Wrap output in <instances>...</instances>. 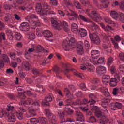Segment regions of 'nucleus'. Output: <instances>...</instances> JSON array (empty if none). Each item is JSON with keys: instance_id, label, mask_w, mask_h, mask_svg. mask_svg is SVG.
<instances>
[{"instance_id": "1", "label": "nucleus", "mask_w": 124, "mask_h": 124, "mask_svg": "<svg viewBox=\"0 0 124 124\" xmlns=\"http://www.w3.org/2000/svg\"><path fill=\"white\" fill-rule=\"evenodd\" d=\"M36 11L41 16L44 15H49L51 14H56L54 11H51V6L45 2H42V4L38 3L36 6Z\"/></svg>"}, {"instance_id": "2", "label": "nucleus", "mask_w": 124, "mask_h": 124, "mask_svg": "<svg viewBox=\"0 0 124 124\" xmlns=\"http://www.w3.org/2000/svg\"><path fill=\"white\" fill-rule=\"evenodd\" d=\"M51 24L54 27V29L56 30H58L61 31L62 28H63L64 31L66 32H69L70 29L68 28V24L65 21H63L62 22L59 23L57 20L55 18H51Z\"/></svg>"}, {"instance_id": "3", "label": "nucleus", "mask_w": 124, "mask_h": 124, "mask_svg": "<svg viewBox=\"0 0 124 124\" xmlns=\"http://www.w3.org/2000/svg\"><path fill=\"white\" fill-rule=\"evenodd\" d=\"M19 95H21L20 102L19 103V104L20 105H27L29 104V105H34L35 106H39V103H38V102L37 101L34 102V100H32V99L31 98H27V100H24V98H25V94H24L22 93H19Z\"/></svg>"}, {"instance_id": "4", "label": "nucleus", "mask_w": 124, "mask_h": 124, "mask_svg": "<svg viewBox=\"0 0 124 124\" xmlns=\"http://www.w3.org/2000/svg\"><path fill=\"white\" fill-rule=\"evenodd\" d=\"M75 45V39L74 38H71L69 41L67 40H64L62 43V48L65 51H69L71 49L74 48Z\"/></svg>"}, {"instance_id": "5", "label": "nucleus", "mask_w": 124, "mask_h": 124, "mask_svg": "<svg viewBox=\"0 0 124 124\" xmlns=\"http://www.w3.org/2000/svg\"><path fill=\"white\" fill-rule=\"evenodd\" d=\"M73 110L71 109L70 108L68 107H66L64 108V111L62 112L61 111L58 112V116L61 120L63 121L64 120V116L65 115H72L73 114Z\"/></svg>"}, {"instance_id": "6", "label": "nucleus", "mask_w": 124, "mask_h": 124, "mask_svg": "<svg viewBox=\"0 0 124 124\" xmlns=\"http://www.w3.org/2000/svg\"><path fill=\"white\" fill-rule=\"evenodd\" d=\"M88 16L94 22H97L99 20H101V16L95 11H91V14H89Z\"/></svg>"}, {"instance_id": "7", "label": "nucleus", "mask_w": 124, "mask_h": 124, "mask_svg": "<svg viewBox=\"0 0 124 124\" xmlns=\"http://www.w3.org/2000/svg\"><path fill=\"white\" fill-rule=\"evenodd\" d=\"M89 37L91 41L93 43V44H96V45H99V44H100V39L96 34L94 33L90 34Z\"/></svg>"}, {"instance_id": "8", "label": "nucleus", "mask_w": 124, "mask_h": 124, "mask_svg": "<svg viewBox=\"0 0 124 124\" xmlns=\"http://www.w3.org/2000/svg\"><path fill=\"white\" fill-rule=\"evenodd\" d=\"M115 78H112L110 79L109 85L110 87H116L117 86V84H118V82H120L121 81V79L120 78V75L118 74H116L114 75Z\"/></svg>"}, {"instance_id": "9", "label": "nucleus", "mask_w": 124, "mask_h": 124, "mask_svg": "<svg viewBox=\"0 0 124 124\" xmlns=\"http://www.w3.org/2000/svg\"><path fill=\"white\" fill-rule=\"evenodd\" d=\"M77 51L78 55L80 56L84 55L85 51H84V44H83V42H78L77 44Z\"/></svg>"}, {"instance_id": "10", "label": "nucleus", "mask_w": 124, "mask_h": 124, "mask_svg": "<svg viewBox=\"0 0 124 124\" xmlns=\"http://www.w3.org/2000/svg\"><path fill=\"white\" fill-rule=\"evenodd\" d=\"M75 116L76 118V121L78 122H85V117L83 113H82L80 111H76L75 112ZM77 122L76 123L77 124H80V122Z\"/></svg>"}, {"instance_id": "11", "label": "nucleus", "mask_w": 124, "mask_h": 124, "mask_svg": "<svg viewBox=\"0 0 124 124\" xmlns=\"http://www.w3.org/2000/svg\"><path fill=\"white\" fill-rule=\"evenodd\" d=\"M80 68L82 70H86V69H87L90 72H93V66L92 65L89 63H84L83 66H80Z\"/></svg>"}, {"instance_id": "12", "label": "nucleus", "mask_w": 124, "mask_h": 124, "mask_svg": "<svg viewBox=\"0 0 124 124\" xmlns=\"http://www.w3.org/2000/svg\"><path fill=\"white\" fill-rule=\"evenodd\" d=\"M19 28L21 31L27 32L30 31V25L28 22L22 23Z\"/></svg>"}, {"instance_id": "13", "label": "nucleus", "mask_w": 124, "mask_h": 124, "mask_svg": "<svg viewBox=\"0 0 124 124\" xmlns=\"http://www.w3.org/2000/svg\"><path fill=\"white\" fill-rule=\"evenodd\" d=\"M96 72L98 76H102L106 73V68L104 66H99L96 69Z\"/></svg>"}, {"instance_id": "14", "label": "nucleus", "mask_w": 124, "mask_h": 124, "mask_svg": "<svg viewBox=\"0 0 124 124\" xmlns=\"http://www.w3.org/2000/svg\"><path fill=\"white\" fill-rule=\"evenodd\" d=\"M98 57V55L93 57V62H95V63H98L99 64H103V63H105V62H106L105 58L102 57L97 60Z\"/></svg>"}, {"instance_id": "15", "label": "nucleus", "mask_w": 124, "mask_h": 124, "mask_svg": "<svg viewBox=\"0 0 124 124\" xmlns=\"http://www.w3.org/2000/svg\"><path fill=\"white\" fill-rule=\"evenodd\" d=\"M52 96V94L46 96L45 98V100L42 101L43 105H47V106H49L50 105V103L49 102H51V101H53Z\"/></svg>"}, {"instance_id": "16", "label": "nucleus", "mask_w": 124, "mask_h": 124, "mask_svg": "<svg viewBox=\"0 0 124 124\" xmlns=\"http://www.w3.org/2000/svg\"><path fill=\"white\" fill-rule=\"evenodd\" d=\"M78 35L81 37H86L88 35L87 30L84 28H79L78 31Z\"/></svg>"}, {"instance_id": "17", "label": "nucleus", "mask_w": 124, "mask_h": 124, "mask_svg": "<svg viewBox=\"0 0 124 124\" xmlns=\"http://www.w3.org/2000/svg\"><path fill=\"white\" fill-rule=\"evenodd\" d=\"M71 30L74 33H78L79 32V29H78V25L76 23L71 24Z\"/></svg>"}, {"instance_id": "18", "label": "nucleus", "mask_w": 124, "mask_h": 124, "mask_svg": "<svg viewBox=\"0 0 124 124\" xmlns=\"http://www.w3.org/2000/svg\"><path fill=\"white\" fill-rule=\"evenodd\" d=\"M26 20H27L29 23H31V26L33 27V28H35L36 27H40V22L39 21H32L31 22V19H29L28 18H25Z\"/></svg>"}, {"instance_id": "19", "label": "nucleus", "mask_w": 124, "mask_h": 124, "mask_svg": "<svg viewBox=\"0 0 124 124\" xmlns=\"http://www.w3.org/2000/svg\"><path fill=\"white\" fill-rule=\"evenodd\" d=\"M42 34H43L44 37H46L49 38V37H52L53 35L52 33L49 30H45L43 31Z\"/></svg>"}, {"instance_id": "20", "label": "nucleus", "mask_w": 124, "mask_h": 124, "mask_svg": "<svg viewBox=\"0 0 124 124\" xmlns=\"http://www.w3.org/2000/svg\"><path fill=\"white\" fill-rule=\"evenodd\" d=\"M22 67L25 69V70L29 71L30 68H31V64H30L28 62H22Z\"/></svg>"}, {"instance_id": "21", "label": "nucleus", "mask_w": 124, "mask_h": 124, "mask_svg": "<svg viewBox=\"0 0 124 124\" xmlns=\"http://www.w3.org/2000/svg\"><path fill=\"white\" fill-rule=\"evenodd\" d=\"M110 99L108 98H104L101 100V105L103 107H104L105 108H107V105L108 103H109L110 102Z\"/></svg>"}, {"instance_id": "22", "label": "nucleus", "mask_w": 124, "mask_h": 124, "mask_svg": "<svg viewBox=\"0 0 124 124\" xmlns=\"http://www.w3.org/2000/svg\"><path fill=\"white\" fill-rule=\"evenodd\" d=\"M35 49L34 48H29L28 49V51L25 52V56L26 57V59L27 60H29V58L28 57L29 56V55H31V53H33V52H35Z\"/></svg>"}, {"instance_id": "23", "label": "nucleus", "mask_w": 124, "mask_h": 124, "mask_svg": "<svg viewBox=\"0 0 124 124\" xmlns=\"http://www.w3.org/2000/svg\"><path fill=\"white\" fill-rule=\"evenodd\" d=\"M100 90L101 93H103L105 96L108 97L110 96V93H109V91H108V89H105L103 87H100Z\"/></svg>"}, {"instance_id": "24", "label": "nucleus", "mask_w": 124, "mask_h": 124, "mask_svg": "<svg viewBox=\"0 0 124 124\" xmlns=\"http://www.w3.org/2000/svg\"><path fill=\"white\" fill-rule=\"evenodd\" d=\"M66 15L70 16V17H74L75 19H78V15L75 11H71L70 13H68Z\"/></svg>"}, {"instance_id": "25", "label": "nucleus", "mask_w": 124, "mask_h": 124, "mask_svg": "<svg viewBox=\"0 0 124 124\" xmlns=\"http://www.w3.org/2000/svg\"><path fill=\"white\" fill-rule=\"evenodd\" d=\"M109 121V119L103 116L100 119L99 121V124H105L106 123H107Z\"/></svg>"}, {"instance_id": "26", "label": "nucleus", "mask_w": 124, "mask_h": 124, "mask_svg": "<svg viewBox=\"0 0 124 124\" xmlns=\"http://www.w3.org/2000/svg\"><path fill=\"white\" fill-rule=\"evenodd\" d=\"M0 58H2L1 60H2L4 62H9V58H8V56L6 54H3L1 55Z\"/></svg>"}, {"instance_id": "27", "label": "nucleus", "mask_w": 124, "mask_h": 124, "mask_svg": "<svg viewBox=\"0 0 124 124\" xmlns=\"http://www.w3.org/2000/svg\"><path fill=\"white\" fill-rule=\"evenodd\" d=\"M38 123L40 124H47V119L44 117H39Z\"/></svg>"}, {"instance_id": "28", "label": "nucleus", "mask_w": 124, "mask_h": 124, "mask_svg": "<svg viewBox=\"0 0 124 124\" xmlns=\"http://www.w3.org/2000/svg\"><path fill=\"white\" fill-rule=\"evenodd\" d=\"M110 15L113 19H114L115 20H117V19H118V17H119L118 13H117V12L115 11H111L110 12Z\"/></svg>"}, {"instance_id": "29", "label": "nucleus", "mask_w": 124, "mask_h": 124, "mask_svg": "<svg viewBox=\"0 0 124 124\" xmlns=\"http://www.w3.org/2000/svg\"><path fill=\"white\" fill-rule=\"evenodd\" d=\"M79 19L81 20V21H83V22H86L87 23H89L90 22V19L88 18V17L82 15H79Z\"/></svg>"}, {"instance_id": "30", "label": "nucleus", "mask_w": 124, "mask_h": 124, "mask_svg": "<svg viewBox=\"0 0 124 124\" xmlns=\"http://www.w3.org/2000/svg\"><path fill=\"white\" fill-rule=\"evenodd\" d=\"M99 54H100V52L97 50H92L91 51V55L92 58L93 57H95L94 56H96V55L99 57Z\"/></svg>"}, {"instance_id": "31", "label": "nucleus", "mask_w": 124, "mask_h": 124, "mask_svg": "<svg viewBox=\"0 0 124 124\" xmlns=\"http://www.w3.org/2000/svg\"><path fill=\"white\" fill-rule=\"evenodd\" d=\"M92 30L93 31H97L99 30V26L94 23H92Z\"/></svg>"}, {"instance_id": "32", "label": "nucleus", "mask_w": 124, "mask_h": 124, "mask_svg": "<svg viewBox=\"0 0 124 124\" xmlns=\"http://www.w3.org/2000/svg\"><path fill=\"white\" fill-rule=\"evenodd\" d=\"M71 70V71L74 72V75H76V76H78V77H79V78H82V76H83V75H82V74L77 72L76 70L74 69H72Z\"/></svg>"}, {"instance_id": "33", "label": "nucleus", "mask_w": 124, "mask_h": 124, "mask_svg": "<svg viewBox=\"0 0 124 124\" xmlns=\"http://www.w3.org/2000/svg\"><path fill=\"white\" fill-rule=\"evenodd\" d=\"M103 82H107V83H109V81H106L104 80H109L110 78V76L109 75H103L102 76Z\"/></svg>"}, {"instance_id": "34", "label": "nucleus", "mask_w": 124, "mask_h": 124, "mask_svg": "<svg viewBox=\"0 0 124 124\" xmlns=\"http://www.w3.org/2000/svg\"><path fill=\"white\" fill-rule=\"evenodd\" d=\"M8 122H16V116H15V115H13L11 116H9V117L8 118Z\"/></svg>"}, {"instance_id": "35", "label": "nucleus", "mask_w": 124, "mask_h": 124, "mask_svg": "<svg viewBox=\"0 0 124 124\" xmlns=\"http://www.w3.org/2000/svg\"><path fill=\"white\" fill-rule=\"evenodd\" d=\"M38 118H33L30 119V123L31 124H38Z\"/></svg>"}, {"instance_id": "36", "label": "nucleus", "mask_w": 124, "mask_h": 124, "mask_svg": "<svg viewBox=\"0 0 124 124\" xmlns=\"http://www.w3.org/2000/svg\"><path fill=\"white\" fill-rule=\"evenodd\" d=\"M36 50L38 53H40L44 50V48L42 46L38 45L36 47Z\"/></svg>"}, {"instance_id": "37", "label": "nucleus", "mask_w": 124, "mask_h": 124, "mask_svg": "<svg viewBox=\"0 0 124 124\" xmlns=\"http://www.w3.org/2000/svg\"><path fill=\"white\" fill-rule=\"evenodd\" d=\"M15 37H16V40H21V38H22V35L20 33L16 32L15 34Z\"/></svg>"}, {"instance_id": "38", "label": "nucleus", "mask_w": 124, "mask_h": 124, "mask_svg": "<svg viewBox=\"0 0 124 124\" xmlns=\"http://www.w3.org/2000/svg\"><path fill=\"white\" fill-rule=\"evenodd\" d=\"M80 108L83 112H88L89 111V106L88 105H85V106H81Z\"/></svg>"}, {"instance_id": "39", "label": "nucleus", "mask_w": 124, "mask_h": 124, "mask_svg": "<svg viewBox=\"0 0 124 124\" xmlns=\"http://www.w3.org/2000/svg\"><path fill=\"white\" fill-rule=\"evenodd\" d=\"M109 107L111 110L113 111H116L117 108L116 107V104L115 103H111L110 104Z\"/></svg>"}, {"instance_id": "40", "label": "nucleus", "mask_w": 124, "mask_h": 124, "mask_svg": "<svg viewBox=\"0 0 124 124\" xmlns=\"http://www.w3.org/2000/svg\"><path fill=\"white\" fill-rule=\"evenodd\" d=\"M97 121L96 118H95L93 116H92L89 117V122L90 123H96Z\"/></svg>"}, {"instance_id": "41", "label": "nucleus", "mask_w": 124, "mask_h": 124, "mask_svg": "<svg viewBox=\"0 0 124 124\" xmlns=\"http://www.w3.org/2000/svg\"><path fill=\"white\" fill-rule=\"evenodd\" d=\"M16 116L19 120H22L23 118H24V115L22 112H16Z\"/></svg>"}, {"instance_id": "42", "label": "nucleus", "mask_w": 124, "mask_h": 124, "mask_svg": "<svg viewBox=\"0 0 124 124\" xmlns=\"http://www.w3.org/2000/svg\"><path fill=\"white\" fill-rule=\"evenodd\" d=\"M84 46L85 47L87 50V51H89V49H90V43L89 41L87 40L84 41Z\"/></svg>"}, {"instance_id": "43", "label": "nucleus", "mask_w": 124, "mask_h": 124, "mask_svg": "<svg viewBox=\"0 0 124 124\" xmlns=\"http://www.w3.org/2000/svg\"><path fill=\"white\" fill-rule=\"evenodd\" d=\"M8 97L11 100H15V99H16V97L15 96V95H14V94L12 93L8 94Z\"/></svg>"}, {"instance_id": "44", "label": "nucleus", "mask_w": 124, "mask_h": 124, "mask_svg": "<svg viewBox=\"0 0 124 124\" xmlns=\"http://www.w3.org/2000/svg\"><path fill=\"white\" fill-rule=\"evenodd\" d=\"M95 116H96L97 118H102V117H105L102 115V113L101 111L95 112Z\"/></svg>"}, {"instance_id": "45", "label": "nucleus", "mask_w": 124, "mask_h": 124, "mask_svg": "<svg viewBox=\"0 0 124 124\" xmlns=\"http://www.w3.org/2000/svg\"><path fill=\"white\" fill-rule=\"evenodd\" d=\"M120 61L124 62V53L123 52H120L118 56Z\"/></svg>"}, {"instance_id": "46", "label": "nucleus", "mask_w": 124, "mask_h": 124, "mask_svg": "<svg viewBox=\"0 0 124 124\" xmlns=\"http://www.w3.org/2000/svg\"><path fill=\"white\" fill-rule=\"evenodd\" d=\"M64 4L67 6H72V3L69 1V0H63Z\"/></svg>"}, {"instance_id": "47", "label": "nucleus", "mask_w": 124, "mask_h": 124, "mask_svg": "<svg viewBox=\"0 0 124 124\" xmlns=\"http://www.w3.org/2000/svg\"><path fill=\"white\" fill-rule=\"evenodd\" d=\"M3 40H5V34L4 33H0V42H1Z\"/></svg>"}, {"instance_id": "48", "label": "nucleus", "mask_w": 124, "mask_h": 124, "mask_svg": "<svg viewBox=\"0 0 124 124\" xmlns=\"http://www.w3.org/2000/svg\"><path fill=\"white\" fill-rule=\"evenodd\" d=\"M49 121L52 122V124H55L56 123V116L52 115V117L49 118Z\"/></svg>"}, {"instance_id": "49", "label": "nucleus", "mask_w": 124, "mask_h": 124, "mask_svg": "<svg viewBox=\"0 0 124 124\" xmlns=\"http://www.w3.org/2000/svg\"><path fill=\"white\" fill-rule=\"evenodd\" d=\"M4 20L6 23H11V24L13 23V20L10 19V18H8V17H7L6 16L4 17Z\"/></svg>"}, {"instance_id": "50", "label": "nucleus", "mask_w": 124, "mask_h": 124, "mask_svg": "<svg viewBox=\"0 0 124 124\" xmlns=\"http://www.w3.org/2000/svg\"><path fill=\"white\" fill-rule=\"evenodd\" d=\"M115 106L118 109H122L123 108V105L121 103L116 102Z\"/></svg>"}, {"instance_id": "51", "label": "nucleus", "mask_w": 124, "mask_h": 124, "mask_svg": "<svg viewBox=\"0 0 124 124\" xmlns=\"http://www.w3.org/2000/svg\"><path fill=\"white\" fill-rule=\"evenodd\" d=\"M32 72L33 74H34V75H38V74H39V70L37 69L33 68L32 69Z\"/></svg>"}, {"instance_id": "52", "label": "nucleus", "mask_w": 124, "mask_h": 124, "mask_svg": "<svg viewBox=\"0 0 124 124\" xmlns=\"http://www.w3.org/2000/svg\"><path fill=\"white\" fill-rule=\"evenodd\" d=\"M105 22L108 24H113V21L108 17H106L105 18Z\"/></svg>"}, {"instance_id": "53", "label": "nucleus", "mask_w": 124, "mask_h": 124, "mask_svg": "<svg viewBox=\"0 0 124 124\" xmlns=\"http://www.w3.org/2000/svg\"><path fill=\"white\" fill-rule=\"evenodd\" d=\"M119 92V88H115L113 89L112 93L113 95H118V92Z\"/></svg>"}, {"instance_id": "54", "label": "nucleus", "mask_w": 124, "mask_h": 124, "mask_svg": "<svg viewBox=\"0 0 124 124\" xmlns=\"http://www.w3.org/2000/svg\"><path fill=\"white\" fill-rule=\"evenodd\" d=\"M93 111H95V112L100 111V109H99V108L98 107H97V106L93 105Z\"/></svg>"}, {"instance_id": "55", "label": "nucleus", "mask_w": 124, "mask_h": 124, "mask_svg": "<svg viewBox=\"0 0 124 124\" xmlns=\"http://www.w3.org/2000/svg\"><path fill=\"white\" fill-rule=\"evenodd\" d=\"M112 62H113V58L110 57L108 59L107 62L108 65H111V64H112Z\"/></svg>"}, {"instance_id": "56", "label": "nucleus", "mask_w": 124, "mask_h": 124, "mask_svg": "<svg viewBox=\"0 0 124 124\" xmlns=\"http://www.w3.org/2000/svg\"><path fill=\"white\" fill-rule=\"evenodd\" d=\"M50 3L54 6L58 5V1L56 0H50Z\"/></svg>"}, {"instance_id": "57", "label": "nucleus", "mask_w": 124, "mask_h": 124, "mask_svg": "<svg viewBox=\"0 0 124 124\" xmlns=\"http://www.w3.org/2000/svg\"><path fill=\"white\" fill-rule=\"evenodd\" d=\"M6 73L7 74H12V73H14V71L11 68L7 69L6 71Z\"/></svg>"}, {"instance_id": "58", "label": "nucleus", "mask_w": 124, "mask_h": 124, "mask_svg": "<svg viewBox=\"0 0 124 124\" xmlns=\"http://www.w3.org/2000/svg\"><path fill=\"white\" fill-rule=\"evenodd\" d=\"M120 20L122 23H124V14L121 13L120 14Z\"/></svg>"}, {"instance_id": "59", "label": "nucleus", "mask_w": 124, "mask_h": 124, "mask_svg": "<svg viewBox=\"0 0 124 124\" xmlns=\"http://www.w3.org/2000/svg\"><path fill=\"white\" fill-rule=\"evenodd\" d=\"M4 8L5 10H10L11 9V7L8 4H5L4 5Z\"/></svg>"}, {"instance_id": "60", "label": "nucleus", "mask_w": 124, "mask_h": 124, "mask_svg": "<svg viewBox=\"0 0 124 124\" xmlns=\"http://www.w3.org/2000/svg\"><path fill=\"white\" fill-rule=\"evenodd\" d=\"M75 5L76 6V7L77 8H78V9H81L82 8H81V4L78 2H75L74 3Z\"/></svg>"}, {"instance_id": "61", "label": "nucleus", "mask_w": 124, "mask_h": 124, "mask_svg": "<svg viewBox=\"0 0 124 124\" xmlns=\"http://www.w3.org/2000/svg\"><path fill=\"white\" fill-rule=\"evenodd\" d=\"M104 30L105 31H109L112 30V27L109 25H107L106 27H105V29Z\"/></svg>"}, {"instance_id": "62", "label": "nucleus", "mask_w": 124, "mask_h": 124, "mask_svg": "<svg viewBox=\"0 0 124 124\" xmlns=\"http://www.w3.org/2000/svg\"><path fill=\"white\" fill-rule=\"evenodd\" d=\"M25 80L26 81L27 83L28 84H31L33 81L31 80V78H25Z\"/></svg>"}, {"instance_id": "63", "label": "nucleus", "mask_w": 124, "mask_h": 124, "mask_svg": "<svg viewBox=\"0 0 124 124\" xmlns=\"http://www.w3.org/2000/svg\"><path fill=\"white\" fill-rule=\"evenodd\" d=\"M79 87L81 90L86 91V84L85 83H81L80 84Z\"/></svg>"}, {"instance_id": "64", "label": "nucleus", "mask_w": 124, "mask_h": 124, "mask_svg": "<svg viewBox=\"0 0 124 124\" xmlns=\"http://www.w3.org/2000/svg\"><path fill=\"white\" fill-rule=\"evenodd\" d=\"M89 97H90V99H91V100H96V96H95V95H94V94H91L89 95Z\"/></svg>"}]
</instances>
